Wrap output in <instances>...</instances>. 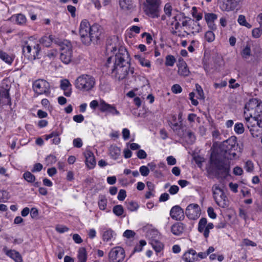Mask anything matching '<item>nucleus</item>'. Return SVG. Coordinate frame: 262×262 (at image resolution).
Wrapping results in <instances>:
<instances>
[{"instance_id": "nucleus-1", "label": "nucleus", "mask_w": 262, "mask_h": 262, "mask_svg": "<svg viewBox=\"0 0 262 262\" xmlns=\"http://www.w3.org/2000/svg\"><path fill=\"white\" fill-rule=\"evenodd\" d=\"M219 153H212L210 158V173L216 177L226 178L229 175L230 170L229 160L236 158V151L241 152L238 147L237 138L232 136L224 141L221 145Z\"/></svg>"}, {"instance_id": "nucleus-2", "label": "nucleus", "mask_w": 262, "mask_h": 262, "mask_svg": "<svg viewBox=\"0 0 262 262\" xmlns=\"http://www.w3.org/2000/svg\"><path fill=\"white\" fill-rule=\"evenodd\" d=\"M246 125L253 137L262 135V105L256 98L251 99L245 105Z\"/></svg>"}, {"instance_id": "nucleus-3", "label": "nucleus", "mask_w": 262, "mask_h": 262, "mask_svg": "<svg viewBox=\"0 0 262 262\" xmlns=\"http://www.w3.org/2000/svg\"><path fill=\"white\" fill-rule=\"evenodd\" d=\"M126 58H127V52L124 51L119 52L114 57H110L107 60V67L112 60L114 61L112 69V76L119 81L125 79L127 75L134 72V68H130V63L125 59Z\"/></svg>"}, {"instance_id": "nucleus-4", "label": "nucleus", "mask_w": 262, "mask_h": 262, "mask_svg": "<svg viewBox=\"0 0 262 262\" xmlns=\"http://www.w3.org/2000/svg\"><path fill=\"white\" fill-rule=\"evenodd\" d=\"M102 29L98 24L90 26L88 20H82L80 23L79 33L82 43L89 45L91 42L97 43L100 39Z\"/></svg>"}, {"instance_id": "nucleus-5", "label": "nucleus", "mask_w": 262, "mask_h": 262, "mask_svg": "<svg viewBox=\"0 0 262 262\" xmlns=\"http://www.w3.org/2000/svg\"><path fill=\"white\" fill-rule=\"evenodd\" d=\"M22 48L24 56L27 57L29 59L34 60L40 58L39 55L41 50L40 46L32 37L24 42Z\"/></svg>"}, {"instance_id": "nucleus-6", "label": "nucleus", "mask_w": 262, "mask_h": 262, "mask_svg": "<svg viewBox=\"0 0 262 262\" xmlns=\"http://www.w3.org/2000/svg\"><path fill=\"white\" fill-rule=\"evenodd\" d=\"M95 83V79L92 76L82 75L76 80L75 86L80 90L88 91L94 87Z\"/></svg>"}, {"instance_id": "nucleus-7", "label": "nucleus", "mask_w": 262, "mask_h": 262, "mask_svg": "<svg viewBox=\"0 0 262 262\" xmlns=\"http://www.w3.org/2000/svg\"><path fill=\"white\" fill-rule=\"evenodd\" d=\"M60 59L61 61L65 63H69L72 60V46L71 43L64 40L60 44Z\"/></svg>"}, {"instance_id": "nucleus-8", "label": "nucleus", "mask_w": 262, "mask_h": 262, "mask_svg": "<svg viewBox=\"0 0 262 262\" xmlns=\"http://www.w3.org/2000/svg\"><path fill=\"white\" fill-rule=\"evenodd\" d=\"M213 198L217 204L221 207L226 208L228 206L227 198L223 190L218 185H214L212 188Z\"/></svg>"}, {"instance_id": "nucleus-9", "label": "nucleus", "mask_w": 262, "mask_h": 262, "mask_svg": "<svg viewBox=\"0 0 262 262\" xmlns=\"http://www.w3.org/2000/svg\"><path fill=\"white\" fill-rule=\"evenodd\" d=\"M32 87L34 92L37 95L45 94L48 96L50 94V84L44 79L36 80L33 82Z\"/></svg>"}, {"instance_id": "nucleus-10", "label": "nucleus", "mask_w": 262, "mask_h": 262, "mask_svg": "<svg viewBox=\"0 0 262 262\" xmlns=\"http://www.w3.org/2000/svg\"><path fill=\"white\" fill-rule=\"evenodd\" d=\"M125 256L124 250L119 246L112 248L108 254L109 262H122Z\"/></svg>"}, {"instance_id": "nucleus-11", "label": "nucleus", "mask_w": 262, "mask_h": 262, "mask_svg": "<svg viewBox=\"0 0 262 262\" xmlns=\"http://www.w3.org/2000/svg\"><path fill=\"white\" fill-rule=\"evenodd\" d=\"M146 2L147 4L146 11L153 17H158L161 0H146Z\"/></svg>"}, {"instance_id": "nucleus-12", "label": "nucleus", "mask_w": 262, "mask_h": 262, "mask_svg": "<svg viewBox=\"0 0 262 262\" xmlns=\"http://www.w3.org/2000/svg\"><path fill=\"white\" fill-rule=\"evenodd\" d=\"M201 209L199 206L196 204L189 205L186 209V215L190 220H195L200 215Z\"/></svg>"}, {"instance_id": "nucleus-13", "label": "nucleus", "mask_w": 262, "mask_h": 262, "mask_svg": "<svg viewBox=\"0 0 262 262\" xmlns=\"http://www.w3.org/2000/svg\"><path fill=\"white\" fill-rule=\"evenodd\" d=\"M99 109L102 112H107L113 115L120 114L116 108L114 106L106 103L104 100H101L99 104Z\"/></svg>"}, {"instance_id": "nucleus-14", "label": "nucleus", "mask_w": 262, "mask_h": 262, "mask_svg": "<svg viewBox=\"0 0 262 262\" xmlns=\"http://www.w3.org/2000/svg\"><path fill=\"white\" fill-rule=\"evenodd\" d=\"M171 217L176 221H181L184 217L183 210L178 205L172 207L170 211Z\"/></svg>"}, {"instance_id": "nucleus-15", "label": "nucleus", "mask_w": 262, "mask_h": 262, "mask_svg": "<svg viewBox=\"0 0 262 262\" xmlns=\"http://www.w3.org/2000/svg\"><path fill=\"white\" fill-rule=\"evenodd\" d=\"M84 156L85 158V162L87 167L89 169L93 168L96 163L94 154L90 150H86L84 152Z\"/></svg>"}, {"instance_id": "nucleus-16", "label": "nucleus", "mask_w": 262, "mask_h": 262, "mask_svg": "<svg viewBox=\"0 0 262 262\" xmlns=\"http://www.w3.org/2000/svg\"><path fill=\"white\" fill-rule=\"evenodd\" d=\"M3 250L7 256L11 257L15 262L23 261L21 256L19 252L16 251L14 250H8L6 247H4Z\"/></svg>"}, {"instance_id": "nucleus-17", "label": "nucleus", "mask_w": 262, "mask_h": 262, "mask_svg": "<svg viewBox=\"0 0 262 262\" xmlns=\"http://www.w3.org/2000/svg\"><path fill=\"white\" fill-rule=\"evenodd\" d=\"M0 102L3 105H11L9 90L3 89L0 91Z\"/></svg>"}, {"instance_id": "nucleus-18", "label": "nucleus", "mask_w": 262, "mask_h": 262, "mask_svg": "<svg viewBox=\"0 0 262 262\" xmlns=\"http://www.w3.org/2000/svg\"><path fill=\"white\" fill-rule=\"evenodd\" d=\"M207 221L206 218L203 217L200 219L198 224V231L203 233L204 237L207 238L209 236V229L206 227Z\"/></svg>"}, {"instance_id": "nucleus-19", "label": "nucleus", "mask_w": 262, "mask_h": 262, "mask_svg": "<svg viewBox=\"0 0 262 262\" xmlns=\"http://www.w3.org/2000/svg\"><path fill=\"white\" fill-rule=\"evenodd\" d=\"M182 258L185 262H194L197 260L196 252L193 249H189L183 254Z\"/></svg>"}, {"instance_id": "nucleus-20", "label": "nucleus", "mask_w": 262, "mask_h": 262, "mask_svg": "<svg viewBox=\"0 0 262 262\" xmlns=\"http://www.w3.org/2000/svg\"><path fill=\"white\" fill-rule=\"evenodd\" d=\"M178 67V72L180 75L182 76H187L189 75V70L186 63L183 60L179 61Z\"/></svg>"}, {"instance_id": "nucleus-21", "label": "nucleus", "mask_w": 262, "mask_h": 262, "mask_svg": "<svg viewBox=\"0 0 262 262\" xmlns=\"http://www.w3.org/2000/svg\"><path fill=\"white\" fill-rule=\"evenodd\" d=\"M72 85L67 79L60 81V88L64 91V95L67 97L70 96L71 94Z\"/></svg>"}, {"instance_id": "nucleus-22", "label": "nucleus", "mask_w": 262, "mask_h": 262, "mask_svg": "<svg viewBox=\"0 0 262 262\" xmlns=\"http://www.w3.org/2000/svg\"><path fill=\"white\" fill-rule=\"evenodd\" d=\"M184 225L180 222L174 224L171 227V232L175 235H181L184 231Z\"/></svg>"}, {"instance_id": "nucleus-23", "label": "nucleus", "mask_w": 262, "mask_h": 262, "mask_svg": "<svg viewBox=\"0 0 262 262\" xmlns=\"http://www.w3.org/2000/svg\"><path fill=\"white\" fill-rule=\"evenodd\" d=\"M109 153L112 159L117 160L120 156L121 149L116 145H112L109 148Z\"/></svg>"}, {"instance_id": "nucleus-24", "label": "nucleus", "mask_w": 262, "mask_h": 262, "mask_svg": "<svg viewBox=\"0 0 262 262\" xmlns=\"http://www.w3.org/2000/svg\"><path fill=\"white\" fill-rule=\"evenodd\" d=\"M119 5L124 10H130L134 8L132 0H119Z\"/></svg>"}, {"instance_id": "nucleus-25", "label": "nucleus", "mask_w": 262, "mask_h": 262, "mask_svg": "<svg viewBox=\"0 0 262 262\" xmlns=\"http://www.w3.org/2000/svg\"><path fill=\"white\" fill-rule=\"evenodd\" d=\"M53 39L52 35L44 36L39 39L38 43L39 45L42 44L46 47H49L51 45Z\"/></svg>"}, {"instance_id": "nucleus-26", "label": "nucleus", "mask_w": 262, "mask_h": 262, "mask_svg": "<svg viewBox=\"0 0 262 262\" xmlns=\"http://www.w3.org/2000/svg\"><path fill=\"white\" fill-rule=\"evenodd\" d=\"M0 58L9 64H11L14 60L13 57L9 56L1 50H0Z\"/></svg>"}, {"instance_id": "nucleus-27", "label": "nucleus", "mask_w": 262, "mask_h": 262, "mask_svg": "<svg viewBox=\"0 0 262 262\" xmlns=\"http://www.w3.org/2000/svg\"><path fill=\"white\" fill-rule=\"evenodd\" d=\"M135 58L138 61L139 63L143 67L150 68L151 66L149 60L145 59L140 55H136Z\"/></svg>"}, {"instance_id": "nucleus-28", "label": "nucleus", "mask_w": 262, "mask_h": 262, "mask_svg": "<svg viewBox=\"0 0 262 262\" xmlns=\"http://www.w3.org/2000/svg\"><path fill=\"white\" fill-rule=\"evenodd\" d=\"M78 258L79 262H86L87 254L84 248H80L78 251Z\"/></svg>"}, {"instance_id": "nucleus-29", "label": "nucleus", "mask_w": 262, "mask_h": 262, "mask_svg": "<svg viewBox=\"0 0 262 262\" xmlns=\"http://www.w3.org/2000/svg\"><path fill=\"white\" fill-rule=\"evenodd\" d=\"M115 233L112 229H109L104 232L102 235L103 240L104 242H108L113 237Z\"/></svg>"}, {"instance_id": "nucleus-30", "label": "nucleus", "mask_w": 262, "mask_h": 262, "mask_svg": "<svg viewBox=\"0 0 262 262\" xmlns=\"http://www.w3.org/2000/svg\"><path fill=\"white\" fill-rule=\"evenodd\" d=\"M153 249L157 252H160L163 248V245L159 241L152 240L150 243Z\"/></svg>"}, {"instance_id": "nucleus-31", "label": "nucleus", "mask_w": 262, "mask_h": 262, "mask_svg": "<svg viewBox=\"0 0 262 262\" xmlns=\"http://www.w3.org/2000/svg\"><path fill=\"white\" fill-rule=\"evenodd\" d=\"M176 62V59L173 55H168L166 56L165 62V66L173 67Z\"/></svg>"}, {"instance_id": "nucleus-32", "label": "nucleus", "mask_w": 262, "mask_h": 262, "mask_svg": "<svg viewBox=\"0 0 262 262\" xmlns=\"http://www.w3.org/2000/svg\"><path fill=\"white\" fill-rule=\"evenodd\" d=\"M107 201L105 196H101L98 201V206L100 210H104L107 206Z\"/></svg>"}, {"instance_id": "nucleus-33", "label": "nucleus", "mask_w": 262, "mask_h": 262, "mask_svg": "<svg viewBox=\"0 0 262 262\" xmlns=\"http://www.w3.org/2000/svg\"><path fill=\"white\" fill-rule=\"evenodd\" d=\"M12 18L16 21L18 24H24L26 21V18L25 15L21 14H18L16 16H13Z\"/></svg>"}, {"instance_id": "nucleus-34", "label": "nucleus", "mask_w": 262, "mask_h": 262, "mask_svg": "<svg viewBox=\"0 0 262 262\" xmlns=\"http://www.w3.org/2000/svg\"><path fill=\"white\" fill-rule=\"evenodd\" d=\"M205 19L206 22H214L217 18V15L213 13H207L205 14Z\"/></svg>"}, {"instance_id": "nucleus-35", "label": "nucleus", "mask_w": 262, "mask_h": 262, "mask_svg": "<svg viewBox=\"0 0 262 262\" xmlns=\"http://www.w3.org/2000/svg\"><path fill=\"white\" fill-rule=\"evenodd\" d=\"M113 213L117 216H121L124 212L123 206L121 205L115 206L113 208Z\"/></svg>"}, {"instance_id": "nucleus-36", "label": "nucleus", "mask_w": 262, "mask_h": 262, "mask_svg": "<svg viewBox=\"0 0 262 262\" xmlns=\"http://www.w3.org/2000/svg\"><path fill=\"white\" fill-rule=\"evenodd\" d=\"M126 204L127 209L130 211H134L139 207L138 204L134 201L126 202Z\"/></svg>"}, {"instance_id": "nucleus-37", "label": "nucleus", "mask_w": 262, "mask_h": 262, "mask_svg": "<svg viewBox=\"0 0 262 262\" xmlns=\"http://www.w3.org/2000/svg\"><path fill=\"white\" fill-rule=\"evenodd\" d=\"M205 38L206 40L209 42H212L214 40L215 35L213 31H208L205 34Z\"/></svg>"}, {"instance_id": "nucleus-38", "label": "nucleus", "mask_w": 262, "mask_h": 262, "mask_svg": "<svg viewBox=\"0 0 262 262\" xmlns=\"http://www.w3.org/2000/svg\"><path fill=\"white\" fill-rule=\"evenodd\" d=\"M23 177L27 181L30 183L34 182L35 180V177L29 171L25 172Z\"/></svg>"}, {"instance_id": "nucleus-39", "label": "nucleus", "mask_w": 262, "mask_h": 262, "mask_svg": "<svg viewBox=\"0 0 262 262\" xmlns=\"http://www.w3.org/2000/svg\"><path fill=\"white\" fill-rule=\"evenodd\" d=\"M234 131L237 134H242L244 132V127L242 123H236L234 125Z\"/></svg>"}, {"instance_id": "nucleus-40", "label": "nucleus", "mask_w": 262, "mask_h": 262, "mask_svg": "<svg viewBox=\"0 0 262 262\" xmlns=\"http://www.w3.org/2000/svg\"><path fill=\"white\" fill-rule=\"evenodd\" d=\"M195 89L197 92L198 95L197 98L198 99H204L205 97H204V92H203V90L202 87L199 84H195Z\"/></svg>"}, {"instance_id": "nucleus-41", "label": "nucleus", "mask_w": 262, "mask_h": 262, "mask_svg": "<svg viewBox=\"0 0 262 262\" xmlns=\"http://www.w3.org/2000/svg\"><path fill=\"white\" fill-rule=\"evenodd\" d=\"M141 175L144 177H146L148 175L149 173V169L148 167L146 166H142L140 167L139 169Z\"/></svg>"}, {"instance_id": "nucleus-42", "label": "nucleus", "mask_w": 262, "mask_h": 262, "mask_svg": "<svg viewBox=\"0 0 262 262\" xmlns=\"http://www.w3.org/2000/svg\"><path fill=\"white\" fill-rule=\"evenodd\" d=\"M172 7L169 3H167L164 6V11L166 15L170 16L171 15Z\"/></svg>"}, {"instance_id": "nucleus-43", "label": "nucleus", "mask_w": 262, "mask_h": 262, "mask_svg": "<svg viewBox=\"0 0 262 262\" xmlns=\"http://www.w3.org/2000/svg\"><path fill=\"white\" fill-rule=\"evenodd\" d=\"M146 244V243L144 240H141L139 242V244L137 245L134 249V252H140L142 250V248Z\"/></svg>"}, {"instance_id": "nucleus-44", "label": "nucleus", "mask_w": 262, "mask_h": 262, "mask_svg": "<svg viewBox=\"0 0 262 262\" xmlns=\"http://www.w3.org/2000/svg\"><path fill=\"white\" fill-rule=\"evenodd\" d=\"M251 54L250 47L249 46H246L242 51V56L243 57L247 58Z\"/></svg>"}, {"instance_id": "nucleus-45", "label": "nucleus", "mask_w": 262, "mask_h": 262, "mask_svg": "<svg viewBox=\"0 0 262 262\" xmlns=\"http://www.w3.org/2000/svg\"><path fill=\"white\" fill-rule=\"evenodd\" d=\"M171 91L174 94H179L182 91V89L179 84H176L172 86Z\"/></svg>"}, {"instance_id": "nucleus-46", "label": "nucleus", "mask_w": 262, "mask_h": 262, "mask_svg": "<svg viewBox=\"0 0 262 262\" xmlns=\"http://www.w3.org/2000/svg\"><path fill=\"white\" fill-rule=\"evenodd\" d=\"M126 196V191L124 189L120 190L117 198L119 201H123Z\"/></svg>"}, {"instance_id": "nucleus-47", "label": "nucleus", "mask_w": 262, "mask_h": 262, "mask_svg": "<svg viewBox=\"0 0 262 262\" xmlns=\"http://www.w3.org/2000/svg\"><path fill=\"white\" fill-rule=\"evenodd\" d=\"M73 143L74 146L76 148H80L83 144L82 140L79 138L74 139Z\"/></svg>"}, {"instance_id": "nucleus-48", "label": "nucleus", "mask_w": 262, "mask_h": 262, "mask_svg": "<svg viewBox=\"0 0 262 262\" xmlns=\"http://www.w3.org/2000/svg\"><path fill=\"white\" fill-rule=\"evenodd\" d=\"M245 168L246 169V171L248 172H251L253 170V164L252 161H247L246 162Z\"/></svg>"}, {"instance_id": "nucleus-49", "label": "nucleus", "mask_w": 262, "mask_h": 262, "mask_svg": "<svg viewBox=\"0 0 262 262\" xmlns=\"http://www.w3.org/2000/svg\"><path fill=\"white\" fill-rule=\"evenodd\" d=\"M137 156L140 159H144L147 157L146 152L143 149H140L137 152Z\"/></svg>"}, {"instance_id": "nucleus-50", "label": "nucleus", "mask_w": 262, "mask_h": 262, "mask_svg": "<svg viewBox=\"0 0 262 262\" xmlns=\"http://www.w3.org/2000/svg\"><path fill=\"white\" fill-rule=\"evenodd\" d=\"M8 193L3 190H0V202L4 201L8 199Z\"/></svg>"}, {"instance_id": "nucleus-51", "label": "nucleus", "mask_w": 262, "mask_h": 262, "mask_svg": "<svg viewBox=\"0 0 262 262\" xmlns=\"http://www.w3.org/2000/svg\"><path fill=\"white\" fill-rule=\"evenodd\" d=\"M252 36L255 38L259 37L261 34V31L259 28H255L252 32Z\"/></svg>"}, {"instance_id": "nucleus-52", "label": "nucleus", "mask_w": 262, "mask_h": 262, "mask_svg": "<svg viewBox=\"0 0 262 262\" xmlns=\"http://www.w3.org/2000/svg\"><path fill=\"white\" fill-rule=\"evenodd\" d=\"M180 27V24L179 22H177L174 25V27H172L170 30V32L173 35H177V33H178L177 30H178Z\"/></svg>"}, {"instance_id": "nucleus-53", "label": "nucleus", "mask_w": 262, "mask_h": 262, "mask_svg": "<svg viewBox=\"0 0 262 262\" xmlns=\"http://www.w3.org/2000/svg\"><path fill=\"white\" fill-rule=\"evenodd\" d=\"M135 233L133 231L130 230H126L123 233V236L128 238L133 237L135 236Z\"/></svg>"}, {"instance_id": "nucleus-54", "label": "nucleus", "mask_w": 262, "mask_h": 262, "mask_svg": "<svg viewBox=\"0 0 262 262\" xmlns=\"http://www.w3.org/2000/svg\"><path fill=\"white\" fill-rule=\"evenodd\" d=\"M56 230L60 233H64L69 230V228L64 226H59L56 227Z\"/></svg>"}, {"instance_id": "nucleus-55", "label": "nucleus", "mask_w": 262, "mask_h": 262, "mask_svg": "<svg viewBox=\"0 0 262 262\" xmlns=\"http://www.w3.org/2000/svg\"><path fill=\"white\" fill-rule=\"evenodd\" d=\"M144 36H146V43L148 44H150L151 42V41L152 40L151 35L149 33L144 32L142 34V37H144Z\"/></svg>"}, {"instance_id": "nucleus-56", "label": "nucleus", "mask_w": 262, "mask_h": 262, "mask_svg": "<svg viewBox=\"0 0 262 262\" xmlns=\"http://www.w3.org/2000/svg\"><path fill=\"white\" fill-rule=\"evenodd\" d=\"M59 133L58 131L55 130L49 135H45V139L48 140L50 138H54L55 136H59Z\"/></svg>"}, {"instance_id": "nucleus-57", "label": "nucleus", "mask_w": 262, "mask_h": 262, "mask_svg": "<svg viewBox=\"0 0 262 262\" xmlns=\"http://www.w3.org/2000/svg\"><path fill=\"white\" fill-rule=\"evenodd\" d=\"M179 190V188L177 185H172L171 186L168 191L171 194H176Z\"/></svg>"}, {"instance_id": "nucleus-58", "label": "nucleus", "mask_w": 262, "mask_h": 262, "mask_svg": "<svg viewBox=\"0 0 262 262\" xmlns=\"http://www.w3.org/2000/svg\"><path fill=\"white\" fill-rule=\"evenodd\" d=\"M189 95V99L191 101L192 104L193 105L196 106L198 104L199 102L197 100L194 99V97L195 96L194 93L191 92V93H190Z\"/></svg>"}, {"instance_id": "nucleus-59", "label": "nucleus", "mask_w": 262, "mask_h": 262, "mask_svg": "<svg viewBox=\"0 0 262 262\" xmlns=\"http://www.w3.org/2000/svg\"><path fill=\"white\" fill-rule=\"evenodd\" d=\"M207 212L209 216L211 219H215L216 216V213L214 211V209L212 207H209L207 209Z\"/></svg>"}, {"instance_id": "nucleus-60", "label": "nucleus", "mask_w": 262, "mask_h": 262, "mask_svg": "<svg viewBox=\"0 0 262 262\" xmlns=\"http://www.w3.org/2000/svg\"><path fill=\"white\" fill-rule=\"evenodd\" d=\"M243 244L246 246H253L255 247L256 246V244L248 239H244L243 241Z\"/></svg>"}, {"instance_id": "nucleus-61", "label": "nucleus", "mask_w": 262, "mask_h": 262, "mask_svg": "<svg viewBox=\"0 0 262 262\" xmlns=\"http://www.w3.org/2000/svg\"><path fill=\"white\" fill-rule=\"evenodd\" d=\"M167 162L168 165H173L176 164V159L173 156H168L167 158Z\"/></svg>"}, {"instance_id": "nucleus-62", "label": "nucleus", "mask_w": 262, "mask_h": 262, "mask_svg": "<svg viewBox=\"0 0 262 262\" xmlns=\"http://www.w3.org/2000/svg\"><path fill=\"white\" fill-rule=\"evenodd\" d=\"M122 136L124 140L128 139L130 136L129 130L127 128H124L122 130Z\"/></svg>"}, {"instance_id": "nucleus-63", "label": "nucleus", "mask_w": 262, "mask_h": 262, "mask_svg": "<svg viewBox=\"0 0 262 262\" xmlns=\"http://www.w3.org/2000/svg\"><path fill=\"white\" fill-rule=\"evenodd\" d=\"M42 165L40 163H36L34 164L32 171L33 172L35 171H40L42 169Z\"/></svg>"}, {"instance_id": "nucleus-64", "label": "nucleus", "mask_w": 262, "mask_h": 262, "mask_svg": "<svg viewBox=\"0 0 262 262\" xmlns=\"http://www.w3.org/2000/svg\"><path fill=\"white\" fill-rule=\"evenodd\" d=\"M84 120V117L82 115H77L73 117V120L77 123H81Z\"/></svg>"}]
</instances>
